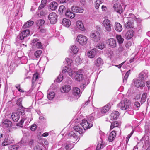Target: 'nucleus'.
Masks as SVG:
<instances>
[{
  "label": "nucleus",
  "instance_id": "32",
  "mask_svg": "<svg viewBox=\"0 0 150 150\" xmlns=\"http://www.w3.org/2000/svg\"><path fill=\"white\" fill-rule=\"evenodd\" d=\"M114 28L115 30L118 32H121L122 29L121 25L119 23L116 22L115 24Z\"/></svg>",
  "mask_w": 150,
  "mask_h": 150
},
{
  "label": "nucleus",
  "instance_id": "3",
  "mask_svg": "<svg viewBox=\"0 0 150 150\" xmlns=\"http://www.w3.org/2000/svg\"><path fill=\"white\" fill-rule=\"evenodd\" d=\"M132 84H134V86L137 88H142L144 87L145 85L143 80L141 79H134L132 81Z\"/></svg>",
  "mask_w": 150,
  "mask_h": 150
},
{
  "label": "nucleus",
  "instance_id": "43",
  "mask_svg": "<svg viewBox=\"0 0 150 150\" xmlns=\"http://www.w3.org/2000/svg\"><path fill=\"white\" fill-rule=\"evenodd\" d=\"M105 47V45L104 42H100L96 46V47L102 50Z\"/></svg>",
  "mask_w": 150,
  "mask_h": 150
},
{
  "label": "nucleus",
  "instance_id": "34",
  "mask_svg": "<svg viewBox=\"0 0 150 150\" xmlns=\"http://www.w3.org/2000/svg\"><path fill=\"white\" fill-rule=\"evenodd\" d=\"M70 49L71 50V53H72L74 54L77 53L79 50V49L75 45L71 46Z\"/></svg>",
  "mask_w": 150,
  "mask_h": 150
},
{
  "label": "nucleus",
  "instance_id": "18",
  "mask_svg": "<svg viewBox=\"0 0 150 150\" xmlns=\"http://www.w3.org/2000/svg\"><path fill=\"white\" fill-rule=\"evenodd\" d=\"M72 93L74 95L78 97V98H79L80 95V89L78 87H75L73 88Z\"/></svg>",
  "mask_w": 150,
  "mask_h": 150
},
{
  "label": "nucleus",
  "instance_id": "39",
  "mask_svg": "<svg viewBox=\"0 0 150 150\" xmlns=\"http://www.w3.org/2000/svg\"><path fill=\"white\" fill-rule=\"evenodd\" d=\"M33 47H35L38 49L43 48V45L40 42H38L35 44H33Z\"/></svg>",
  "mask_w": 150,
  "mask_h": 150
},
{
  "label": "nucleus",
  "instance_id": "49",
  "mask_svg": "<svg viewBox=\"0 0 150 150\" xmlns=\"http://www.w3.org/2000/svg\"><path fill=\"white\" fill-rule=\"evenodd\" d=\"M63 76L62 74H60L59 76H58L56 79V81L58 82H60L62 81L63 80Z\"/></svg>",
  "mask_w": 150,
  "mask_h": 150
},
{
  "label": "nucleus",
  "instance_id": "23",
  "mask_svg": "<svg viewBox=\"0 0 150 150\" xmlns=\"http://www.w3.org/2000/svg\"><path fill=\"white\" fill-rule=\"evenodd\" d=\"M11 118L14 122H17L20 118L19 115L17 112H13L11 115Z\"/></svg>",
  "mask_w": 150,
  "mask_h": 150
},
{
  "label": "nucleus",
  "instance_id": "54",
  "mask_svg": "<svg viewBox=\"0 0 150 150\" xmlns=\"http://www.w3.org/2000/svg\"><path fill=\"white\" fill-rule=\"evenodd\" d=\"M104 146L102 144L100 143H98L96 147V150H100L101 149L103 148Z\"/></svg>",
  "mask_w": 150,
  "mask_h": 150
},
{
  "label": "nucleus",
  "instance_id": "6",
  "mask_svg": "<svg viewBox=\"0 0 150 150\" xmlns=\"http://www.w3.org/2000/svg\"><path fill=\"white\" fill-rule=\"evenodd\" d=\"M57 15L54 12L50 13L48 17V19L50 20L51 24H54L56 23L57 21Z\"/></svg>",
  "mask_w": 150,
  "mask_h": 150
},
{
  "label": "nucleus",
  "instance_id": "56",
  "mask_svg": "<svg viewBox=\"0 0 150 150\" xmlns=\"http://www.w3.org/2000/svg\"><path fill=\"white\" fill-rule=\"evenodd\" d=\"M37 23L38 24H39L38 25H42L44 23L45 21L43 20L40 19L37 21Z\"/></svg>",
  "mask_w": 150,
  "mask_h": 150
},
{
  "label": "nucleus",
  "instance_id": "64",
  "mask_svg": "<svg viewBox=\"0 0 150 150\" xmlns=\"http://www.w3.org/2000/svg\"><path fill=\"white\" fill-rule=\"evenodd\" d=\"M34 140L31 139H30L29 141L28 144L29 146H30L32 145L34 143Z\"/></svg>",
  "mask_w": 150,
  "mask_h": 150
},
{
  "label": "nucleus",
  "instance_id": "22",
  "mask_svg": "<svg viewBox=\"0 0 150 150\" xmlns=\"http://www.w3.org/2000/svg\"><path fill=\"white\" fill-rule=\"evenodd\" d=\"M103 63V62L102 59L100 57H98L97 58L94 62V64L98 67H100Z\"/></svg>",
  "mask_w": 150,
  "mask_h": 150
},
{
  "label": "nucleus",
  "instance_id": "59",
  "mask_svg": "<svg viewBox=\"0 0 150 150\" xmlns=\"http://www.w3.org/2000/svg\"><path fill=\"white\" fill-rule=\"evenodd\" d=\"M21 110L19 111V112L22 115H24L25 113V111L24 110L25 108L23 107V108H21Z\"/></svg>",
  "mask_w": 150,
  "mask_h": 150
},
{
  "label": "nucleus",
  "instance_id": "46",
  "mask_svg": "<svg viewBox=\"0 0 150 150\" xmlns=\"http://www.w3.org/2000/svg\"><path fill=\"white\" fill-rule=\"evenodd\" d=\"M68 135L69 137H70V138H74L76 139L77 138V136L73 132H71L69 133Z\"/></svg>",
  "mask_w": 150,
  "mask_h": 150
},
{
  "label": "nucleus",
  "instance_id": "30",
  "mask_svg": "<svg viewBox=\"0 0 150 150\" xmlns=\"http://www.w3.org/2000/svg\"><path fill=\"white\" fill-rule=\"evenodd\" d=\"M66 72H67L68 74L69 75L72 77V75L74 73V71H73L72 69H68V68L65 69L63 70L62 71V73H65Z\"/></svg>",
  "mask_w": 150,
  "mask_h": 150
},
{
  "label": "nucleus",
  "instance_id": "31",
  "mask_svg": "<svg viewBox=\"0 0 150 150\" xmlns=\"http://www.w3.org/2000/svg\"><path fill=\"white\" fill-rule=\"evenodd\" d=\"M80 125H75L74 127V129L76 131L78 132L80 134H82L83 132V129Z\"/></svg>",
  "mask_w": 150,
  "mask_h": 150
},
{
  "label": "nucleus",
  "instance_id": "9",
  "mask_svg": "<svg viewBox=\"0 0 150 150\" xmlns=\"http://www.w3.org/2000/svg\"><path fill=\"white\" fill-rule=\"evenodd\" d=\"M13 139L12 137L8 136L5 138L4 141L2 144L3 146L7 145L13 143Z\"/></svg>",
  "mask_w": 150,
  "mask_h": 150
},
{
  "label": "nucleus",
  "instance_id": "57",
  "mask_svg": "<svg viewBox=\"0 0 150 150\" xmlns=\"http://www.w3.org/2000/svg\"><path fill=\"white\" fill-rule=\"evenodd\" d=\"M134 105L135 106H136L137 108H135V109L136 110H137L140 106V104L138 102H135L134 103Z\"/></svg>",
  "mask_w": 150,
  "mask_h": 150
},
{
  "label": "nucleus",
  "instance_id": "24",
  "mask_svg": "<svg viewBox=\"0 0 150 150\" xmlns=\"http://www.w3.org/2000/svg\"><path fill=\"white\" fill-rule=\"evenodd\" d=\"M65 14L66 17L71 18H73L75 16L74 13L68 9L67 10Z\"/></svg>",
  "mask_w": 150,
  "mask_h": 150
},
{
  "label": "nucleus",
  "instance_id": "28",
  "mask_svg": "<svg viewBox=\"0 0 150 150\" xmlns=\"http://www.w3.org/2000/svg\"><path fill=\"white\" fill-rule=\"evenodd\" d=\"M76 25L78 28L80 30L84 31L85 30L83 24L81 21H77L76 22Z\"/></svg>",
  "mask_w": 150,
  "mask_h": 150
},
{
  "label": "nucleus",
  "instance_id": "12",
  "mask_svg": "<svg viewBox=\"0 0 150 150\" xmlns=\"http://www.w3.org/2000/svg\"><path fill=\"white\" fill-rule=\"evenodd\" d=\"M97 53L96 49H93L89 51L87 53V55L88 57L90 58H93L96 56Z\"/></svg>",
  "mask_w": 150,
  "mask_h": 150
},
{
  "label": "nucleus",
  "instance_id": "42",
  "mask_svg": "<svg viewBox=\"0 0 150 150\" xmlns=\"http://www.w3.org/2000/svg\"><path fill=\"white\" fill-rule=\"evenodd\" d=\"M130 72V70H128L126 73L124 77L123 80V82L125 83H126L127 82V79L129 75Z\"/></svg>",
  "mask_w": 150,
  "mask_h": 150
},
{
  "label": "nucleus",
  "instance_id": "33",
  "mask_svg": "<svg viewBox=\"0 0 150 150\" xmlns=\"http://www.w3.org/2000/svg\"><path fill=\"white\" fill-rule=\"evenodd\" d=\"M57 7V4L55 1H53L50 3L49 4V8L52 10H54L56 9Z\"/></svg>",
  "mask_w": 150,
  "mask_h": 150
},
{
  "label": "nucleus",
  "instance_id": "25",
  "mask_svg": "<svg viewBox=\"0 0 150 150\" xmlns=\"http://www.w3.org/2000/svg\"><path fill=\"white\" fill-rule=\"evenodd\" d=\"M71 9L73 11L76 13H81L83 12L84 11L83 8L78 6H73Z\"/></svg>",
  "mask_w": 150,
  "mask_h": 150
},
{
  "label": "nucleus",
  "instance_id": "7",
  "mask_svg": "<svg viewBox=\"0 0 150 150\" xmlns=\"http://www.w3.org/2000/svg\"><path fill=\"white\" fill-rule=\"evenodd\" d=\"M103 24L106 31L109 32L111 30L112 24L110 20L108 19L104 20L103 21Z\"/></svg>",
  "mask_w": 150,
  "mask_h": 150
},
{
  "label": "nucleus",
  "instance_id": "62",
  "mask_svg": "<svg viewBox=\"0 0 150 150\" xmlns=\"http://www.w3.org/2000/svg\"><path fill=\"white\" fill-rule=\"evenodd\" d=\"M39 14L41 16H44L46 14V13L43 11H40Z\"/></svg>",
  "mask_w": 150,
  "mask_h": 150
},
{
  "label": "nucleus",
  "instance_id": "13",
  "mask_svg": "<svg viewBox=\"0 0 150 150\" xmlns=\"http://www.w3.org/2000/svg\"><path fill=\"white\" fill-rule=\"evenodd\" d=\"M148 71L146 70H144L139 74V78L142 80H144V79H146L148 77Z\"/></svg>",
  "mask_w": 150,
  "mask_h": 150
},
{
  "label": "nucleus",
  "instance_id": "45",
  "mask_svg": "<svg viewBox=\"0 0 150 150\" xmlns=\"http://www.w3.org/2000/svg\"><path fill=\"white\" fill-rule=\"evenodd\" d=\"M42 53V51L40 50H38L35 51L34 53V55L36 58L40 57Z\"/></svg>",
  "mask_w": 150,
  "mask_h": 150
},
{
  "label": "nucleus",
  "instance_id": "26",
  "mask_svg": "<svg viewBox=\"0 0 150 150\" xmlns=\"http://www.w3.org/2000/svg\"><path fill=\"white\" fill-rule=\"evenodd\" d=\"M74 78L76 81H80L83 79V75L82 74L76 73Z\"/></svg>",
  "mask_w": 150,
  "mask_h": 150
},
{
  "label": "nucleus",
  "instance_id": "63",
  "mask_svg": "<svg viewBox=\"0 0 150 150\" xmlns=\"http://www.w3.org/2000/svg\"><path fill=\"white\" fill-rule=\"evenodd\" d=\"M108 55L109 56H112L113 55V51L112 50H110L109 51Z\"/></svg>",
  "mask_w": 150,
  "mask_h": 150
},
{
  "label": "nucleus",
  "instance_id": "38",
  "mask_svg": "<svg viewBox=\"0 0 150 150\" xmlns=\"http://www.w3.org/2000/svg\"><path fill=\"white\" fill-rule=\"evenodd\" d=\"M55 93L53 92H49L47 93V98L50 100H52L54 98Z\"/></svg>",
  "mask_w": 150,
  "mask_h": 150
},
{
  "label": "nucleus",
  "instance_id": "53",
  "mask_svg": "<svg viewBox=\"0 0 150 150\" xmlns=\"http://www.w3.org/2000/svg\"><path fill=\"white\" fill-rule=\"evenodd\" d=\"M38 78V75L37 74H34L33 76L32 81L33 83L35 82L36 80Z\"/></svg>",
  "mask_w": 150,
  "mask_h": 150
},
{
  "label": "nucleus",
  "instance_id": "10",
  "mask_svg": "<svg viewBox=\"0 0 150 150\" xmlns=\"http://www.w3.org/2000/svg\"><path fill=\"white\" fill-rule=\"evenodd\" d=\"M1 125L4 128H7L11 127L12 125V123L9 120L6 119L3 121Z\"/></svg>",
  "mask_w": 150,
  "mask_h": 150
},
{
  "label": "nucleus",
  "instance_id": "51",
  "mask_svg": "<svg viewBox=\"0 0 150 150\" xmlns=\"http://www.w3.org/2000/svg\"><path fill=\"white\" fill-rule=\"evenodd\" d=\"M90 82L89 79L87 80V84H86V83H82V84L80 86V88L81 89L83 90L86 87L87 85Z\"/></svg>",
  "mask_w": 150,
  "mask_h": 150
},
{
  "label": "nucleus",
  "instance_id": "48",
  "mask_svg": "<svg viewBox=\"0 0 150 150\" xmlns=\"http://www.w3.org/2000/svg\"><path fill=\"white\" fill-rule=\"evenodd\" d=\"M128 16H129L127 18H128V20L129 21H132L135 18V16L132 13L129 14Z\"/></svg>",
  "mask_w": 150,
  "mask_h": 150
},
{
  "label": "nucleus",
  "instance_id": "5",
  "mask_svg": "<svg viewBox=\"0 0 150 150\" xmlns=\"http://www.w3.org/2000/svg\"><path fill=\"white\" fill-rule=\"evenodd\" d=\"M30 32L29 29H27L22 31L17 37L18 39L21 40L25 39L26 38L30 35Z\"/></svg>",
  "mask_w": 150,
  "mask_h": 150
},
{
  "label": "nucleus",
  "instance_id": "27",
  "mask_svg": "<svg viewBox=\"0 0 150 150\" xmlns=\"http://www.w3.org/2000/svg\"><path fill=\"white\" fill-rule=\"evenodd\" d=\"M62 23L64 26L68 27L71 24V22L69 19L64 18L63 19Z\"/></svg>",
  "mask_w": 150,
  "mask_h": 150
},
{
  "label": "nucleus",
  "instance_id": "58",
  "mask_svg": "<svg viewBox=\"0 0 150 150\" xmlns=\"http://www.w3.org/2000/svg\"><path fill=\"white\" fill-rule=\"evenodd\" d=\"M36 128V125L35 124H33L30 127L31 130L33 131L35 130Z\"/></svg>",
  "mask_w": 150,
  "mask_h": 150
},
{
  "label": "nucleus",
  "instance_id": "15",
  "mask_svg": "<svg viewBox=\"0 0 150 150\" xmlns=\"http://www.w3.org/2000/svg\"><path fill=\"white\" fill-rule=\"evenodd\" d=\"M113 7L115 11L119 13H121L122 12V8L119 4L117 3L115 4Z\"/></svg>",
  "mask_w": 150,
  "mask_h": 150
},
{
  "label": "nucleus",
  "instance_id": "1",
  "mask_svg": "<svg viewBox=\"0 0 150 150\" xmlns=\"http://www.w3.org/2000/svg\"><path fill=\"white\" fill-rule=\"evenodd\" d=\"M131 102L127 99H125L117 105L118 108L122 110H125L129 108Z\"/></svg>",
  "mask_w": 150,
  "mask_h": 150
},
{
  "label": "nucleus",
  "instance_id": "14",
  "mask_svg": "<svg viewBox=\"0 0 150 150\" xmlns=\"http://www.w3.org/2000/svg\"><path fill=\"white\" fill-rule=\"evenodd\" d=\"M71 89L70 85H65L62 87L60 88V91L62 93H67L69 92Z\"/></svg>",
  "mask_w": 150,
  "mask_h": 150
},
{
  "label": "nucleus",
  "instance_id": "40",
  "mask_svg": "<svg viewBox=\"0 0 150 150\" xmlns=\"http://www.w3.org/2000/svg\"><path fill=\"white\" fill-rule=\"evenodd\" d=\"M102 3V0H96L95 3V7L96 9H98L100 5Z\"/></svg>",
  "mask_w": 150,
  "mask_h": 150
},
{
  "label": "nucleus",
  "instance_id": "2",
  "mask_svg": "<svg viewBox=\"0 0 150 150\" xmlns=\"http://www.w3.org/2000/svg\"><path fill=\"white\" fill-rule=\"evenodd\" d=\"M87 38L82 35H79L76 38L77 41L82 45H85L87 43Z\"/></svg>",
  "mask_w": 150,
  "mask_h": 150
},
{
  "label": "nucleus",
  "instance_id": "50",
  "mask_svg": "<svg viewBox=\"0 0 150 150\" xmlns=\"http://www.w3.org/2000/svg\"><path fill=\"white\" fill-rule=\"evenodd\" d=\"M22 100L21 98H19L17 100L16 104L20 106L21 108H23V106L22 103Z\"/></svg>",
  "mask_w": 150,
  "mask_h": 150
},
{
  "label": "nucleus",
  "instance_id": "36",
  "mask_svg": "<svg viewBox=\"0 0 150 150\" xmlns=\"http://www.w3.org/2000/svg\"><path fill=\"white\" fill-rule=\"evenodd\" d=\"M116 38L117 40L118 43L119 44H121L123 43L124 39L121 35H116Z\"/></svg>",
  "mask_w": 150,
  "mask_h": 150
},
{
  "label": "nucleus",
  "instance_id": "17",
  "mask_svg": "<svg viewBox=\"0 0 150 150\" xmlns=\"http://www.w3.org/2000/svg\"><path fill=\"white\" fill-rule=\"evenodd\" d=\"M65 149L66 150H71L74 146L73 143L69 141H67L65 144Z\"/></svg>",
  "mask_w": 150,
  "mask_h": 150
},
{
  "label": "nucleus",
  "instance_id": "47",
  "mask_svg": "<svg viewBox=\"0 0 150 150\" xmlns=\"http://www.w3.org/2000/svg\"><path fill=\"white\" fill-rule=\"evenodd\" d=\"M146 94L144 93L142 95V98L141 100V103L142 104L146 100Z\"/></svg>",
  "mask_w": 150,
  "mask_h": 150
},
{
  "label": "nucleus",
  "instance_id": "52",
  "mask_svg": "<svg viewBox=\"0 0 150 150\" xmlns=\"http://www.w3.org/2000/svg\"><path fill=\"white\" fill-rule=\"evenodd\" d=\"M20 143L24 145H26L27 144V140L26 139H25L24 138H23L20 141Z\"/></svg>",
  "mask_w": 150,
  "mask_h": 150
},
{
  "label": "nucleus",
  "instance_id": "4",
  "mask_svg": "<svg viewBox=\"0 0 150 150\" xmlns=\"http://www.w3.org/2000/svg\"><path fill=\"white\" fill-rule=\"evenodd\" d=\"M82 122L80 123V125L82 127L84 130L90 129L93 126V122H89L86 120H82Z\"/></svg>",
  "mask_w": 150,
  "mask_h": 150
},
{
  "label": "nucleus",
  "instance_id": "35",
  "mask_svg": "<svg viewBox=\"0 0 150 150\" xmlns=\"http://www.w3.org/2000/svg\"><path fill=\"white\" fill-rule=\"evenodd\" d=\"M67 9L65 6L63 5L61 6L59 9V13L61 15L65 13Z\"/></svg>",
  "mask_w": 150,
  "mask_h": 150
},
{
  "label": "nucleus",
  "instance_id": "60",
  "mask_svg": "<svg viewBox=\"0 0 150 150\" xmlns=\"http://www.w3.org/2000/svg\"><path fill=\"white\" fill-rule=\"evenodd\" d=\"M124 50L123 47L122 45H120L118 48V50L119 52H123Z\"/></svg>",
  "mask_w": 150,
  "mask_h": 150
},
{
  "label": "nucleus",
  "instance_id": "8",
  "mask_svg": "<svg viewBox=\"0 0 150 150\" xmlns=\"http://www.w3.org/2000/svg\"><path fill=\"white\" fill-rule=\"evenodd\" d=\"M90 37L92 40L95 42H97L100 39V34L97 31H95L91 33Z\"/></svg>",
  "mask_w": 150,
  "mask_h": 150
},
{
  "label": "nucleus",
  "instance_id": "37",
  "mask_svg": "<svg viewBox=\"0 0 150 150\" xmlns=\"http://www.w3.org/2000/svg\"><path fill=\"white\" fill-rule=\"evenodd\" d=\"M34 23L33 21L30 20L28 21L23 26V28H27L31 26Z\"/></svg>",
  "mask_w": 150,
  "mask_h": 150
},
{
  "label": "nucleus",
  "instance_id": "16",
  "mask_svg": "<svg viewBox=\"0 0 150 150\" xmlns=\"http://www.w3.org/2000/svg\"><path fill=\"white\" fill-rule=\"evenodd\" d=\"M134 33V32L133 30H129L125 34V38L128 40L130 39L133 36Z\"/></svg>",
  "mask_w": 150,
  "mask_h": 150
},
{
  "label": "nucleus",
  "instance_id": "11",
  "mask_svg": "<svg viewBox=\"0 0 150 150\" xmlns=\"http://www.w3.org/2000/svg\"><path fill=\"white\" fill-rule=\"evenodd\" d=\"M106 42L111 47L115 48L116 46V41L115 39L110 38L106 40Z\"/></svg>",
  "mask_w": 150,
  "mask_h": 150
},
{
  "label": "nucleus",
  "instance_id": "61",
  "mask_svg": "<svg viewBox=\"0 0 150 150\" xmlns=\"http://www.w3.org/2000/svg\"><path fill=\"white\" fill-rule=\"evenodd\" d=\"M94 117L91 116V115L89 116L88 118V121L89 122H92V121L94 120Z\"/></svg>",
  "mask_w": 150,
  "mask_h": 150
},
{
  "label": "nucleus",
  "instance_id": "20",
  "mask_svg": "<svg viewBox=\"0 0 150 150\" xmlns=\"http://www.w3.org/2000/svg\"><path fill=\"white\" fill-rule=\"evenodd\" d=\"M119 115V112L117 111H116L112 112L111 114L110 117L111 120H115L118 117Z\"/></svg>",
  "mask_w": 150,
  "mask_h": 150
},
{
  "label": "nucleus",
  "instance_id": "55",
  "mask_svg": "<svg viewBox=\"0 0 150 150\" xmlns=\"http://www.w3.org/2000/svg\"><path fill=\"white\" fill-rule=\"evenodd\" d=\"M125 27L127 28H131L132 27V25L130 21H128L125 24Z\"/></svg>",
  "mask_w": 150,
  "mask_h": 150
},
{
  "label": "nucleus",
  "instance_id": "41",
  "mask_svg": "<svg viewBox=\"0 0 150 150\" xmlns=\"http://www.w3.org/2000/svg\"><path fill=\"white\" fill-rule=\"evenodd\" d=\"M19 146L17 145H10L8 147L9 150H17Z\"/></svg>",
  "mask_w": 150,
  "mask_h": 150
},
{
  "label": "nucleus",
  "instance_id": "19",
  "mask_svg": "<svg viewBox=\"0 0 150 150\" xmlns=\"http://www.w3.org/2000/svg\"><path fill=\"white\" fill-rule=\"evenodd\" d=\"M78 97L74 95L72 93V94L69 95L66 99L68 101L72 102L78 99Z\"/></svg>",
  "mask_w": 150,
  "mask_h": 150
},
{
  "label": "nucleus",
  "instance_id": "29",
  "mask_svg": "<svg viewBox=\"0 0 150 150\" xmlns=\"http://www.w3.org/2000/svg\"><path fill=\"white\" fill-rule=\"evenodd\" d=\"M116 135V133L115 131H112L108 137V139L110 142H112L115 139Z\"/></svg>",
  "mask_w": 150,
  "mask_h": 150
},
{
  "label": "nucleus",
  "instance_id": "21",
  "mask_svg": "<svg viewBox=\"0 0 150 150\" xmlns=\"http://www.w3.org/2000/svg\"><path fill=\"white\" fill-rule=\"evenodd\" d=\"M111 107L110 104H108L107 105L103 107L101 109V113L103 114H105L108 112Z\"/></svg>",
  "mask_w": 150,
  "mask_h": 150
},
{
  "label": "nucleus",
  "instance_id": "44",
  "mask_svg": "<svg viewBox=\"0 0 150 150\" xmlns=\"http://www.w3.org/2000/svg\"><path fill=\"white\" fill-rule=\"evenodd\" d=\"M119 125V123L117 121H115L112 122L110 126V129H113L114 127H117Z\"/></svg>",
  "mask_w": 150,
  "mask_h": 150
}]
</instances>
